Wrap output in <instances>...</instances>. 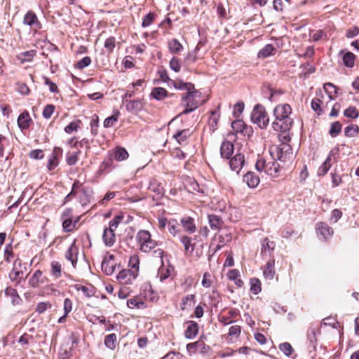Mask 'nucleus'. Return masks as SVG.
I'll use <instances>...</instances> for the list:
<instances>
[{
    "mask_svg": "<svg viewBox=\"0 0 359 359\" xmlns=\"http://www.w3.org/2000/svg\"><path fill=\"white\" fill-rule=\"evenodd\" d=\"M155 18V14L153 13H148L146 16L144 17L142 22V26L143 27H147L151 25Z\"/></svg>",
    "mask_w": 359,
    "mask_h": 359,
    "instance_id": "nucleus-56",
    "label": "nucleus"
},
{
    "mask_svg": "<svg viewBox=\"0 0 359 359\" xmlns=\"http://www.w3.org/2000/svg\"><path fill=\"white\" fill-rule=\"evenodd\" d=\"M209 347L203 341L189 343L187 345V349L189 355L195 354L198 351L201 353H206Z\"/></svg>",
    "mask_w": 359,
    "mask_h": 359,
    "instance_id": "nucleus-12",
    "label": "nucleus"
},
{
    "mask_svg": "<svg viewBox=\"0 0 359 359\" xmlns=\"http://www.w3.org/2000/svg\"><path fill=\"white\" fill-rule=\"evenodd\" d=\"M17 259L14 263V266L11 272L9 273V277L11 280L15 281L17 283H20L22 280L24 279V273L21 269H18L16 266Z\"/></svg>",
    "mask_w": 359,
    "mask_h": 359,
    "instance_id": "nucleus-23",
    "label": "nucleus"
},
{
    "mask_svg": "<svg viewBox=\"0 0 359 359\" xmlns=\"http://www.w3.org/2000/svg\"><path fill=\"white\" fill-rule=\"evenodd\" d=\"M209 224L212 229H219L223 224L222 219L217 215H208Z\"/></svg>",
    "mask_w": 359,
    "mask_h": 359,
    "instance_id": "nucleus-30",
    "label": "nucleus"
},
{
    "mask_svg": "<svg viewBox=\"0 0 359 359\" xmlns=\"http://www.w3.org/2000/svg\"><path fill=\"white\" fill-rule=\"evenodd\" d=\"M123 218V216L122 215H116L109 223V229H111L112 230H116L119 225V224L121 222L122 219Z\"/></svg>",
    "mask_w": 359,
    "mask_h": 359,
    "instance_id": "nucleus-51",
    "label": "nucleus"
},
{
    "mask_svg": "<svg viewBox=\"0 0 359 359\" xmlns=\"http://www.w3.org/2000/svg\"><path fill=\"white\" fill-rule=\"evenodd\" d=\"M14 255L13 252L12 245L7 244L5 246L4 249V259L6 262H10L11 259L13 257Z\"/></svg>",
    "mask_w": 359,
    "mask_h": 359,
    "instance_id": "nucleus-55",
    "label": "nucleus"
},
{
    "mask_svg": "<svg viewBox=\"0 0 359 359\" xmlns=\"http://www.w3.org/2000/svg\"><path fill=\"white\" fill-rule=\"evenodd\" d=\"M262 290L261 282L257 278H252L250 280V291L255 294H259Z\"/></svg>",
    "mask_w": 359,
    "mask_h": 359,
    "instance_id": "nucleus-43",
    "label": "nucleus"
},
{
    "mask_svg": "<svg viewBox=\"0 0 359 359\" xmlns=\"http://www.w3.org/2000/svg\"><path fill=\"white\" fill-rule=\"evenodd\" d=\"M116 39L114 37H109L104 42V48L109 52H112L115 47Z\"/></svg>",
    "mask_w": 359,
    "mask_h": 359,
    "instance_id": "nucleus-61",
    "label": "nucleus"
},
{
    "mask_svg": "<svg viewBox=\"0 0 359 359\" xmlns=\"http://www.w3.org/2000/svg\"><path fill=\"white\" fill-rule=\"evenodd\" d=\"M331 167V157L328 156L326 160L323 162V163L319 167L318 170V175L323 176L325 175Z\"/></svg>",
    "mask_w": 359,
    "mask_h": 359,
    "instance_id": "nucleus-33",
    "label": "nucleus"
},
{
    "mask_svg": "<svg viewBox=\"0 0 359 359\" xmlns=\"http://www.w3.org/2000/svg\"><path fill=\"white\" fill-rule=\"evenodd\" d=\"M275 248V243L269 241V238H265L262 243L261 253L263 256L271 255Z\"/></svg>",
    "mask_w": 359,
    "mask_h": 359,
    "instance_id": "nucleus-22",
    "label": "nucleus"
},
{
    "mask_svg": "<svg viewBox=\"0 0 359 359\" xmlns=\"http://www.w3.org/2000/svg\"><path fill=\"white\" fill-rule=\"evenodd\" d=\"M195 303V295L188 294L183 297L180 304L182 311L190 309Z\"/></svg>",
    "mask_w": 359,
    "mask_h": 359,
    "instance_id": "nucleus-28",
    "label": "nucleus"
},
{
    "mask_svg": "<svg viewBox=\"0 0 359 359\" xmlns=\"http://www.w3.org/2000/svg\"><path fill=\"white\" fill-rule=\"evenodd\" d=\"M80 123H81V121H79V120L71 122L68 126H67L65 128V131L67 133H72L74 131H77V130L79 127Z\"/></svg>",
    "mask_w": 359,
    "mask_h": 359,
    "instance_id": "nucleus-57",
    "label": "nucleus"
},
{
    "mask_svg": "<svg viewBox=\"0 0 359 359\" xmlns=\"http://www.w3.org/2000/svg\"><path fill=\"white\" fill-rule=\"evenodd\" d=\"M76 194L79 195V202L82 206L88 205L92 198V191L89 189H82L79 192H76L74 189L66 197V200H69L70 197Z\"/></svg>",
    "mask_w": 359,
    "mask_h": 359,
    "instance_id": "nucleus-8",
    "label": "nucleus"
},
{
    "mask_svg": "<svg viewBox=\"0 0 359 359\" xmlns=\"http://www.w3.org/2000/svg\"><path fill=\"white\" fill-rule=\"evenodd\" d=\"M191 132L189 129L183 130L174 135V137L179 144H183L187 140V137L190 136Z\"/></svg>",
    "mask_w": 359,
    "mask_h": 359,
    "instance_id": "nucleus-35",
    "label": "nucleus"
},
{
    "mask_svg": "<svg viewBox=\"0 0 359 359\" xmlns=\"http://www.w3.org/2000/svg\"><path fill=\"white\" fill-rule=\"evenodd\" d=\"M187 327L184 332V335L187 339L194 338L198 332V323L194 321H188Z\"/></svg>",
    "mask_w": 359,
    "mask_h": 359,
    "instance_id": "nucleus-19",
    "label": "nucleus"
},
{
    "mask_svg": "<svg viewBox=\"0 0 359 359\" xmlns=\"http://www.w3.org/2000/svg\"><path fill=\"white\" fill-rule=\"evenodd\" d=\"M333 233L332 228L323 222L318 223L317 227H316V233L318 238L323 242L328 241L332 238Z\"/></svg>",
    "mask_w": 359,
    "mask_h": 359,
    "instance_id": "nucleus-7",
    "label": "nucleus"
},
{
    "mask_svg": "<svg viewBox=\"0 0 359 359\" xmlns=\"http://www.w3.org/2000/svg\"><path fill=\"white\" fill-rule=\"evenodd\" d=\"M80 151L68 154L67 156V163L69 165H75L78 161V156Z\"/></svg>",
    "mask_w": 359,
    "mask_h": 359,
    "instance_id": "nucleus-59",
    "label": "nucleus"
},
{
    "mask_svg": "<svg viewBox=\"0 0 359 359\" xmlns=\"http://www.w3.org/2000/svg\"><path fill=\"white\" fill-rule=\"evenodd\" d=\"M323 90L330 100L334 99L335 95L337 94V87L334 85L330 83H327L324 84Z\"/></svg>",
    "mask_w": 359,
    "mask_h": 359,
    "instance_id": "nucleus-32",
    "label": "nucleus"
},
{
    "mask_svg": "<svg viewBox=\"0 0 359 359\" xmlns=\"http://www.w3.org/2000/svg\"><path fill=\"white\" fill-rule=\"evenodd\" d=\"M276 161L267 162L263 158H260L257 161L255 166L258 171L264 172L268 175L275 177L278 176L280 169V165Z\"/></svg>",
    "mask_w": 359,
    "mask_h": 359,
    "instance_id": "nucleus-5",
    "label": "nucleus"
},
{
    "mask_svg": "<svg viewBox=\"0 0 359 359\" xmlns=\"http://www.w3.org/2000/svg\"><path fill=\"white\" fill-rule=\"evenodd\" d=\"M174 86L177 89L186 90L187 91L185 95H182V100L187 108L182 114H189L198 107L200 104L195 101V99L199 97L198 92L194 89V86L192 83L179 81L175 82Z\"/></svg>",
    "mask_w": 359,
    "mask_h": 359,
    "instance_id": "nucleus-2",
    "label": "nucleus"
},
{
    "mask_svg": "<svg viewBox=\"0 0 359 359\" xmlns=\"http://www.w3.org/2000/svg\"><path fill=\"white\" fill-rule=\"evenodd\" d=\"M114 256L111 255L104 258L102 262V270L106 275H111L115 270Z\"/></svg>",
    "mask_w": 359,
    "mask_h": 359,
    "instance_id": "nucleus-11",
    "label": "nucleus"
},
{
    "mask_svg": "<svg viewBox=\"0 0 359 359\" xmlns=\"http://www.w3.org/2000/svg\"><path fill=\"white\" fill-rule=\"evenodd\" d=\"M359 131V128L356 125H348L344 129V134L347 137H353Z\"/></svg>",
    "mask_w": 359,
    "mask_h": 359,
    "instance_id": "nucleus-50",
    "label": "nucleus"
},
{
    "mask_svg": "<svg viewBox=\"0 0 359 359\" xmlns=\"http://www.w3.org/2000/svg\"><path fill=\"white\" fill-rule=\"evenodd\" d=\"M291 112V107L287 104H279L275 107L273 115L276 119L272 123V127L276 131L289 130L292 123L290 117Z\"/></svg>",
    "mask_w": 359,
    "mask_h": 359,
    "instance_id": "nucleus-1",
    "label": "nucleus"
},
{
    "mask_svg": "<svg viewBox=\"0 0 359 359\" xmlns=\"http://www.w3.org/2000/svg\"><path fill=\"white\" fill-rule=\"evenodd\" d=\"M35 55L36 51L34 50L25 51L20 54L19 59L21 60L22 62H29L32 60Z\"/></svg>",
    "mask_w": 359,
    "mask_h": 359,
    "instance_id": "nucleus-47",
    "label": "nucleus"
},
{
    "mask_svg": "<svg viewBox=\"0 0 359 359\" xmlns=\"http://www.w3.org/2000/svg\"><path fill=\"white\" fill-rule=\"evenodd\" d=\"M276 50V49L273 45L267 44L259 51L257 56L259 58L264 59L275 54Z\"/></svg>",
    "mask_w": 359,
    "mask_h": 359,
    "instance_id": "nucleus-27",
    "label": "nucleus"
},
{
    "mask_svg": "<svg viewBox=\"0 0 359 359\" xmlns=\"http://www.w3.org/2000/svg\"><path fill=\"white\" fill-rule=\"evenodd\" d=\"M128 157L127 151L122 147H117L114 153V158L118 161H123Z\"/></svg>",
    "mask_w": 359,
    "mask_h": 359,
    "instance_id": "nucleus-42",
    "label": "nucleus"
},
{
    "mask_svg": "<svg viewBox=\"0 0 359 359\" xmlns=\"http://www.w3.org/2000/svg\"><path fill=\"white\" fill-rule=\"evenodd\" d=\"M99 123V118L97 115H94L91 121L90 126L92 128V134L96 135L97 134V128Z\"/></svg>",
    "mask_w": 359,
    "mask_h": 359,
    "instance_id": "nucleus-62",
    "label": "nucleus"
},
{
    "mask_svg": "<svg viewBox=\"0 0 359 359\" xmlns=\"http://www.w3.org/2000/svg\"><path fill=\"white\" fill-rule=\"evenodd\" d=\"M279 349L287 356L291 355L293 352L292 346L287 342L280 344Z\"/></svg>",
    "mask_w": 359,
    "mask_h": 359,
    "instance_id": "nucleus-52",
    "label": "nucleus"
},
{
    "mask_svg": "<svg viewBox=\"0 0 359 359\" xmlns=\"http://www.w3.org/2000/svg\"><path fill=\"white\" fill-rule=\"evenodd\" d=\"M180 241L184 246V249L186 252H193L194 246L191 244V238L187 236H183L180 238Z\"/></svg>",
    "mask_w": 359,
    "mask_h": 359,
    "instance_id": "nucleus-46",
    "label": "nucleus"
},
{
    "mask_svg": "<svg viewBox=\"0 0 359 359\" xmlns=\"http://www.w3.org/2000/svg\"><path fill=\"white\" fill-rule=\"evenodd\" d=\"M47 281L48 278L43 276V272L41 270H36L29 278V285L33 288H36Z\"/></svg>",
    "mask_w": 359,
    "mask_h": 359,
    "instance_id": "nucleus-10",
    "label": "nucleus"
},
{
    "mask_svg": "<svg viewBox=\"0 0 359 359\" xmlns=\"http://www.w3.org/2000/svg\"><path fill=\"white\" fill-rule=\"evenodd\" d=\"M127 305L130 309H141L145 307L144 303L138 298H131L127 301Z\"/></svg>",
    "mask_w": 359,
    "mask_h": 359,
    "instance_id": "nucleus-34",
    "label": "nucleus"
},
{
    "mask_svg": "<svg viewBox=\"0 0 359 359\" xmlns=\"http://www.w3.org/2000/svg\"><path fill=\"white\" fill-rule=\"evenodd\" d=\"M34 339L33 336L28 334H24L20 337L18 340L19 343L23 346L24 348H27L30 344L34 343Z\"/></svg>",
    "mask_w": 359,
    "mask_h": 359,
    "instance_id": "nucleus-40",
    "label": "nucleus"
},
{
    "mask_svg": "<svg viewBox=\"0 0 359 359\" xmlns=\"http://www.w3.org/2000/svg\"><path fill=\"white\" fill-rule=\"evenodd\" d=\"M78 222V220H76L74 222H72L71 218H65L62 222V227L65 232H70L73 231L75 228L76 224Z\"/></svg>",
    "mask_w": 359,
    "mask_h": 359,
    "instance_id": "nucleus-45",
    "label": "nucleus"
},
{
    "mask_svg": "<svg viewBox=\"0 0 359 359\" xmlns=\"http://www.w3.org/2000/svg\"><path fill=\"white\" fill-rule=\"evenodd\" d=\"M168 231L173 236H176L179 232L178 223L175 219H170L168 223Z\"/></svg>",
    "mask_w": 359,
    "mask_h": 359,
    "instance_id": "nucleus-49",
    "label": "nucleus"
},
{
    "mask_svg": "<svg viewBox=\"0 0 359 359\" xmlns=\"http://www.w3.org/2000/svg\"><path fill=\"white\" fill-rule=\"evenodd\" d=\"M344 115L348 118H356L359 113L355 107H349L344 110Z\"/></svg>",
    "mask_w": 359,
    "mask_h": 359,
    "instance_id": "nucleus-53",
    "label": "nucleus"
},
{
    "mask_svg": "<svg viewBox=\"0 0 359 359\" xmlns=\"http://www.w3.org/2000/svg\"><path fill=\"white\" fill-rule=\"evenodd\" d=\"M181 224L184 230L189 233H192L196 231V227L194 219L190 217H183L181 219Z\"/></svg>",
    "mask_w": 359,
    "mask_h": 359,
    "instance_id": "nucleus-20",
    "label": "nucleus"
},
{
    "mask_svg": "<svg viewBox=\"0 0 359 359\" xmlns=\"http://www.w3.org/2000/svg\"><path fill=\"white\" fill-rule=\"evenodd\" d=\"M341 124L339 121H335L331 124L329 134L332 137H336L341 131Z\"/></svg>",
    "mask_w": 359,
    "mask_h": 359,
    "instance_id": "nucleus-39",
    "label": "nucleus"
},
{
    "mask_svg": "<svg viewBox=\"0 0 359 359\" xmlns=\"http://www.w3.org/2000/svg\"><path fill=\"white\" fill-rule=\"evenodd\" d=\"M58 165V161L55 153H52L48 158V168L49 170L55 169Z\"/></svg>",
    "mask_w": 359,
    "mask_h": 359,
    "instance_id": "nucleus-54",
    "label": "nucleus"
},
{
    "mask_svg": "<svg viewBox=\"0 0 359 359\" xmlns=\"http://www.w3.org/2000/svg\"><path fill=\"white\" fill-rule=\"evenodd\" d=\"M233 152V145L231 142H224L220 148V154L222 158H229Z\"/></svg>",
    "mask_w": 359,
    "mask_h": 359,
    "instance_id": "nucleus-24",
    "label": "nucleus"
},
{
    "mask_svg": "<svg viewBox=\"0 0 359 359\" xmlns=\"http://www.w3.org/2000/svg\"><path fill=\"white\" fill-rule=\"evenodd\" d=\"M231 127L236 133H243L245 129V125L241 120H236L231 123Z\"/></svg>",
    "mask_w": 359,
    "mask_h": 359,
    "instance_id": "nucleus-48",
    "label": "nucleus"
},
{
    "mask_svg": "<svg viewBox=\"0 0 359 359\" xmlns=\"http://www.w3.org/2000/svg\"><path fill=\"white\" fill-rule=\"evenodd\" d=\"M78 251L79 250L76 245V242L74 241L65 252V258L71 262L74 268H76L77 264Z\"/></svg>",
    "mask_w": 359,
    "mask_h": 359,
    "instance_id": "nucleus-14",
    "label": "nucleus"
},
{
    "mask_svg": "<svg viewBox=\"0 0 359 359\" xmlns=\"http://www.w3.org/2000/svg\"><path fill=\"white\" fill-rule=\"evenodd\" d=\"M244 156L242 154H236L229 161V165L232 170L238 173L242 167L244 165Z\"/></svg>",
    "mask_w": 359,
    "mask_h": 359,
    "instance_id": "nucleus-15",
    "label": "nucleus"
},
{
    "mask_svg": "<svg viewBox=\"0 0 359 359\" xmlns=\"http://www.w3.org/2000/svg\"><path fill=\"white\" fill-rule=\"evenodd\" d=\"M170 67L175 72H180L181 66L179 60L177 57H172L170 61Z\"/></svg>",
    "mask_w": 359,
    "mask_h": 359,
    "instance_id": "nucleus-64",
    "label": "nucleus"
},
{
    "mask_svg": "<svg viewBox=\"0 0 359 359\" xmlns=\"http://www.w3.org/2000/svg\"><path fill=\"white\" fill-rule=\"evenodd\" d=\"M126 103V109L130 112H137L142 109V103L140 100H133L128 102L127 100L124 102Z\"/></svg>",
    "mask_w": 359,
    "mask_h": 359,
    "instance_id": "nucleus-26",
    "label": "nucleus"
},
{
    "mask_svg": "<svg viewBox=\"0 0 359 359\" xmlns=\"http://www.w3.org/2000/svg\"><path fill=\"white\" fill-rule=\"evenodd\" d=\"M50 276L54 279H58L62 277V264L57 261H52L50 262Z\"/></svg>",
    "mask_w": 359,
    "mask_h": 359,
    "instance_id": "nucleus-21",
    "label": "nucleus"
},
{
    "mask_svg": "<svg viewBox=\"0 0 359 359\" xmlns=\"http://www.w3.org/2000/svg\"><path fill=\"white\" fill-rule=\"evenodd\" d=\"M55 110V106L53 104L46 105L43 111V116L45 118L48 119L53 115V113Z\"/></svg>",
    "mask_w": 359,
    "mask_h": 359,
    "instance_id": "nucleus-60",
    "label": "nucleus"
},
{
    "mask_svg": "<svg viewBox=\"0 0 359 359\" xmlns=\"http://www.w3.org/2000/svg\"><path fill=\"white\" fill-rule=\"evenodd\" d=\"M5 293L7 296L12 298L13 304H18L21 301L20 296L18 294V292L15 289L8 287L6 289Z\"/></svg>",
    "mask_w": 359,
    "mask_h": 359,
    "instance_id": "nucleus-41",
    "label": "nucleus"
},
{
    "mask_svg": "<svg viewBox=\"0 0 359 359\" xmlns=\"http://www.w3.org/2000/svg\"><path fill=\"white\" fill-rule=\"evenodd\" d=\"M167 95L168 91L165 88L161 87H156L153 88L151 93V96H152L157 100H162L165 97H166Z\"/></svg>",
    "mask_w": 359,
    "mask_h": 359,
    "instance_id": "nucleus-31",
    "label": "nucleus"
},
{
    "mask_svg": "<svg viewBox=\"0 0 359 359\" xmlns=\"http://www.w3.org/2000/svg\"><path fill=\"white\" fill-rule=\"evenodd\" d=\"M90 62H91L90 57L88 56H86V57H84L82 60H79L77 62L76 67L79 69H83V68L89 66Z\"/></svg>",
    "mask_w": 359,
    "mask_h": 359,
    "instance_id": "nucleus-63",
    "label": "nucleus"
},
{
    "mask_svg": "<svg viewBox=\"0 0 359 359\" xmlns=\"http://www.w3.org/2000/svg\"><path fill=\"white\" fill-rule=\"evenodd\" d=\"M114 230L109 228H105L102 234V240L104 245L107 247H111L116 242V235Z\"/></svg>",
    "mask_w": 359,
    "mask_h": 359,
    "instance_id": "nucleus-17",
    "label": "nucleus"
},
{
    "mask_svg": "<svg viewBox=\"0 0 359 359\" xmlns=\"http://www.w3.org/2000/svg\"><path fill=\"white\" fill-rule=\"evenodd\" d=\"M168 47L170 51L173 54L177 53L182 50V44L175 39H172L168 42Z\"/></svg>",
    "mask_w": 359,
    "mask_h": 359,
    "instance_id": "nucleus-37",
    "label": "nucleus"
},
{
    "mask_svg": "<svg viewBox=\"0 0 359 359\" xmlns=\"http://www.w3.org/2000/svg\"><path fill=\"white\" fill-rule=\"evenodd\" d=\"M170 275V269L169 268H166L161 264V266L158 269V277L161 282L163 281L166 278H168Z\"/></svg>",
    "mask_w": 359,
    "mask_h": 359,
    "instance_id": "nucleus-44",
    "label": "nucleus"
},
{
    "mask_svg": "<svg viewBox=\"0 0 359 359\" xmlns=\"http://www.w3.org/2000/svg\"><path fill=\"white\" fill-rule=\"evenodd\" d=\"M135 240L140 250L143 252H149L156 245V242L151 239L150 233L146 230L138 231L135 236Z\"/></svg>",
    "mask_w": 359,
    "mask_h": 359,
    "instance_id": "nucleus-4",
    "label": "nucleus"
},
{
    "mask_svg": "<svg viewBox=\"0 0 359 359\" xmlns=\"http://www.w3.org/2000/svg\"><path fill=\"white\" fill-rule=\"evenodd\" d=\"M104 344L107 348L114 350L116 346V335L115 334L107 335L104 339Z\"/></svg>",
    "mask_w": 359,
    "mask_h": 359,
    "instance_id": "nucleus-38",
    "label": "nucleus"
},
{
    "mask_svg": "<svg viewBox=\"0 0 359 359\" xmlns=\"http://www.w3.org/2000/svg\"><path fill=\"white\" fill-rule=\"evenodd\" d=\"M138 274L131 271L129 269H123L117 275L116 278L118 282L122 285L133 284Z\"/></svg>",
    "mask_w": 359,
    "mask_h": 359,
    "instance_id": "nucleus-9",
    "label": "nucleus"
},
{
    "mask_svg": "<svg viewBox=\"0 0 359 359\" xmlns=\"http://www.w3.org/2000/svg\"><path fill=\"white\" fill-rule=\"evenodd\" d=\"M243 180L251 189L257 187L260 182L259 177L253 172H248L244 175Z\"/></svg>",
    "mask_w": 359,
    "mask_h": 359,
    "instance_id": "nucleus-16",
    "label": "nucleus"
},
{
    "mask_svg": "<svg viewBox=\"0 0 359 359\" xmlns=\"http://www.w3.org/2000/svg\"><path fill=\"white\" fill-rule=\"evenodd\" d=\"M269 153L273 160H279L283 162L290 161L294 158L292 147L286 143L271 147Z\"/></svg>",
    "mask_w": 359,
    "mask_h": 359,
    "instance_id": "nucleus-3",
    "label": "nucleus"
},
{
    "mask_svg": "<svg viewBox=\"0 0 359 359\" xmlns=\"http://www.w3.org/2000/svg\"><path fill=\"white\" fill-rule=\"evenodd\" d=\"M139 257L137 255H133L130 257L128 265L130 267L129 270L133 271L134 273L138 274L139 271Z\"/></svg>",
    "mask_w": 359,
    "mask_h": 359,
    "instance_id": "nucleus-36",
    "label": "nucleus"
},
{
    "mask_svg": "<svg viewBox=\"0 0 359 359\" xmlns=\"http://www.w3.org/2000/svg\"><path fill=\"white\" fill-rule=\"evenodd\" d=\"M251 120L260 128H266L269 123V118L265 108L260 104H257L254 107L251 114Z\"/></svg>",
    "mask_w": 359,
    "mask_h": 359,
    "instance_id": "nucleus-6",
    "label": "nucleus"
},
{
    "mask_svg": "<svg viewBox=\"0 0 359 359\" xmlns=\"http://www.w3.org/2000/svg\"><path fill=\"white\" fill-rule=\"evenodd\" d=\"M30 121L31 118L27 111L22 113L18 118V124L21 129L27 128Z\"/></svg>",
    "mask_w": 359,
    "mask_h": 359,
    "instance_id": "nucleus-29",
    "label": "nucleus"
},
{
    "mask_svg": "<svg viewBox=\"0 0 359 359\" xmlns=\"http://www.w3.org/2000/svg\"><path fill=\"white\" fill-rule=\"evenodd\" d=\"M23 22L25 25H29L34 30L41 29V24L39 22L36 14L32 11L27 13L24 17Z\"/></svg>",
    "mask_w": 359,
    "mask_h": 359,
    "instance_id": "nucleus-13",
    "label": "nucleus"
},
{
    "mask_svg": "<svg viewBox=\"0 0 359 359\" xmlns=\"http://www.w3.org/2000/svg\"><path fill=\"white\" fill-rule=\"evenodd\" d=\"M241 332V327L239 325H233L229 328V336L233 338H238L240 336Z\"/></svg>",
    "mask_w": 359,
    "mask_h": 359,
    "instance_id": "nucleus-58",
    "label": "nucleus"
},
{
    "mask_svg": "<svg viewBox=\"0 0 359 359\" xmlns=\"http://www.w3.org/2000/svg\"><path fill=\"white\" fill-rule=\"evenodd\" d=\"M339 55H343L342 60L344 65L349 68H351L354 66L355 56L351 52L344 53V50H341L339 52Z\"/></svg>",
    "mask_w": 359,
    "mask_h": 359,
    "instance_id": "nucleus-25",
    "label": "nucleus"
},
{
    "mask_svg": "<svg viewBox=\"0 0 359 359\" xmlns=\"http://www.w3.org/2000/svg\"><path fill=\"white\" fill-rule=\"evenodd\" d=\"M275 274V260L273 259L268 261L266 266L264 267L263 275L266 279L272 280Z\"/></svg>",
    "mask_w": 359,
    "mask_h": 359,
    "instance_id": "nucleus-18",
    "label": "nucleus"
}]
</instances>
